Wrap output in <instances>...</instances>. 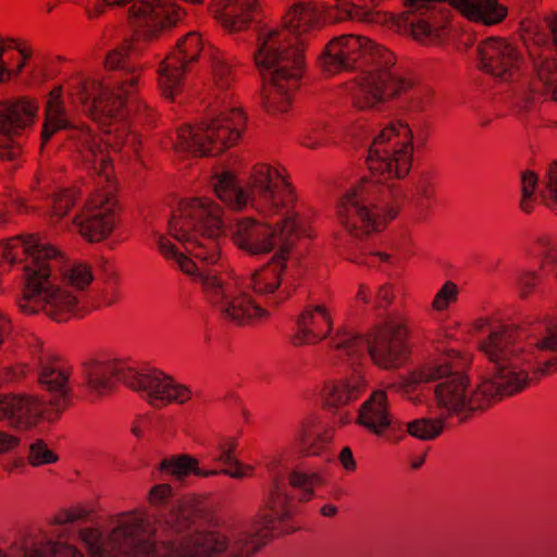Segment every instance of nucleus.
Here are the masks:
<instances>
[{"instance_id": "obj_1", "label": "nucleus", "mask_w": 557, "mask_h": 557, "mask_svg": "<svg viewBox=\"0 0 557 557\" xmlns=\"http://www.w3.org/2000/svg\"><path fill=\"white\" fill-rule=\"evenodd\" d=\"M517 336L516 330L503 325L481 342L480 350L493 364V375L475 388H470V379L463 373L454 374L435 386L436 405L444 419L456 418L458 423H466L493 403L557 372V324L536 343L540 355L534 357V362L533 351H525Z\"/></svg>"}, {"instance_id": "obj_2", "label": "nucleus", "mask_w": 557, "mask_h": 557, "mask_svg": "<svg viewBox=\"0 0 557 557\" xmlns=\"http://www.w3.org/2000/svg\"><path fill=\"white\" fill-rule=\"evenodd\" d=\"M362 62L371 63L372 69L363 71L355 79L352 103L357 109H372L404 96L410 98L417 110H424L431 102L432 89L392 72L396 64L395 54L385 47L373 46L368 37L352 34L334 37L318 59L321 71L330 76L358 69Z\"/></svg>"}, {"instance_id": "obj_3", "label": "nucleus", "mask_w": 557, "mask_h": 557, "mask_svg": "<svg viewBox=\"0 0 557 557\" xmlns=\"http://www.w3.org/2000/svg\"><path fill=\"white\" fill-rule=\"evenodd\" d=\"M223 210L212 199L196 197L180 202L177 213L169 221V233L181 242L186 257L165 236L158 239L159 252L168 260H174L180 270L199 282V272H209L206 265L215 264L221 258L218 242L223 232Z\"/></svg>"}, {"instance_id": "obj_4", "label": "nucleus", "mask_w": 557, "mask_h": 557, "mask_svg": "<svg viewBox=\"0 0 557 557\" xmlns=\"http://www.w3.org/2000/svg\"><path fill=\"white\" fill-rule=\"evenodd\" d=\"M405 199L399 185H382L362 177L339 199L337 219L351 236L367 237L384 231L399 214Z\"/></svg>"}, {"instance_id": "obj_5", "label": "nucleus", "mask_w": 557, "mask_h": 557, "mask_svg": "<svg viewBox=\"0 0 557 557\" xmlns=\"http://www.w3.org/2000/svg\"><path fill=\"white\" fill-rule=\"evenodd\" d=\"M282 35L276 32L262 33L259 47L253 53L256 66L262 77V106L272 115L290 110L305 72V57L299 51L277 53Z\"/></svg>"}, {"instance_id": "obj_6", "label": "nucleus", "mask_w": 557, "mask_h": 557, "mask_svg": "<svg viewBox=\"0 0 557 557\" xmlns=\"http://www.w3.org/2000/svg\"><path fill=\"white\" fill-rule=\"evenodd\" d=\"M411 11L403 16L410 22L412 38L422 44L440 39L450 21L449 7L457 10L470 22L482 25H496L507 16V8L498 0H405Z\"/></svg>"}, {"instance_id": "obj_7", "label": "nucleus", "mask_w": 557, "mask_h": 557, "mask_svg": "<svg viewBox=\"0 0 557 557\" xmlns=\"http://www.w3.org/2000/svg\"><path fill=\"white\" fill-rule=\"evenodd\" d=\"M408 336V327L403 321L386 320L374 325L364 337L347 330H338L331 338V346L348 356L359 355L367 348L377 368L398 369L410 355Z\"/></svg>"}, {"instance_id": "obj_8", "label": "nucleus", "mask_w": 557, "mask_h": 557, "mask_svg": "<svg viewBox=\"0 0 557 557\" xmlns=\"http://www.w3.org/2000/svg\"><path fill=\"white\" fill-rule=\"evenodd\" d=\"M62 96L63 87L61 85L55 86L49 92L45 109V121L40 133L41 146H45L57 132L69 128V140L73 149L79 154L82 161L99 176L109 181L113 174V164L107 145L102 143L99 136L91 132L89 126H71L65 116Z\"/></svg>"}, {"instance_id": "obj_9", "label": "nucleus", "mask_w": 557, "mask_h": 557, "mask_svg": "<svg viewBox=\"0 0 557 557\" xmlns=\"http://www.w3.org/2000/svg\"><path fill=\"white\" fill-rule=\"evenodd\" d=\"M246 125L243 109L232 107L212 119L181 126L174 147L197 157L218 156L238 143Z\"/></svg>"}, {"instance_id": "obj_10", "label": "nucleus", "mask_w": 557, "mask_h": 557, "mask_svg": "<svg viewBox=\"0 0 557 557\" xmlns=\"http://www.w3.org/2000/svg\"><path fill=\"white\" fill-rule=\"evenodd\" d=\"M412 132L408 124L392 122L373 138L366 160L369 178L386 185L391 180L405 178L412 166Z\"/></svg>"}, {"instance_id": "obj_11", "label": "nucleus", "mask_w": 557, "mask_h": 557, "mask_svg": "<svg viewBox=\"0 0 557 557\" xmlns=\"http://www.w3.org/2000/svg\"><path fill=\"white\" fill-rule=\"evenodd\" d=\"M250 206L264 216L294 208L297 197L288 172L282 164L257 163L248 180Z\"/></svg>"}, {"instance_id": "obj_12", "label": "nucleus", "mask_w": 557, "mask_h": 557, "mask_svg": "<svg viewBox=\"0 0 557 557\" xmlns=\"http://www.w3.org/2000/svg\"><path fill=\"white\" fill-rule=\"evenodd\" d=\"M292 228V247L299 237L298 215L285 216L275 226L256 220L243 218L231 227V240L235 247L249 256H263L270 253L275 247L284 248L283 232Z\"/></svg>"}, {"instance_id": "obj_13", "label": "nucleus", "mask_w": 557, "mask_h": 557, "mask_svg": "<svg viewBox=\"0 0 557 557\" xmlns=\"http://www.w3.org/2000/svg\"><path fill=\"white\" fill-rule=\"evenodd\" d=\"M324 18L313 2L295 3L283 16V28H274L268 25H260L257 28V48L259 38L264 32H276L283 34L281 47L276 50L289 54V51L297 50L305 57V49L312 37L324 27Z\"/></svg>"}, {"instance_id": "obj_14", "label": "nucleus", "mask_w": 557, "mask_h": 557, "mask_svg": "<svg viewBox=\"0 0 557 557\" xmlns=\"http://www.w3.org/2000/svg\"><path fill=\"white\" fill-rule=\"evenodd\" d=\"M202 292L213 306H219L224 319L236 325H246L267 319L269 313L255 302L249 294L231 296V285L211 272H199Z\"/></svg>"}, {"instance_id": "obj_15", "label": "nucleus", "mask_w": 557, "mask_h": 557, "mask_svg": "<svg viewBox=\"0 0 557 557\" xmlns=\"http://www.w3.org/2000/svg\"><path fill=\"white\" fill-rule=\"evenodd\" d=\"M203 49L200 34L190 32L181 37L158 69V86L161 95L173 101L183 91L185 74L197 62Z\"/></svg>"}, {"instance_id": "obj_16", "label": "nucleus", "mask_w": 557, "mask_h": 557, "mask_svg": "<svg viewBox=\"0 0 557 557\" xmlns=\"http://www.w3.org/2000/svg\"><path fill=\"white\" fill-rule=\"evenodd\" d=\"M124 384L158 409L172 404L184 405L193 397L189 386L159 370L141 373L128 369L124 375Z\"/></svg>"}, {"instance_id": "obj_17", "label": "nucleus", "mask_w": 557, "mask_h": 557, "mask_svg": "<svg viewBox=\"0 0 557 557\" xmlns=\"http://www.w3.org/2000/svg\"><path fill=\"white\" fill-rule=\"evenodd\" d=\"M296 507L287 494L281 478H274L268 493L262 497L256 513L253 527L258 534L268 537L289 534L297 530L293 525Z\"/></svg>"}, {"instance_id": "obj_18", "label": "nucleus", "mask_w": 557, "mask_h": 557, "mask_svg": "<svg viewBox=\"0 0 557 557\" xmlns=\"http://www.w3.org/2000/svg\"><path fill=\"white\" fill-rule=\"evenodd\" d=\"M119 220L117 200L113 193L98 190L87 199L83 211L74 219L79 234L90 243L107 238Z\"/></svg>"}, {"instance_id": "obj_19", "label": "nucleus", "mask_w": 557, "mask_h": 557, "mask_svg": "<svg viewBox=\"0 0 557 557\" xmlns=\"http://www.w3.org/2000/svg\"><path fill=\"white\" fill-rule=\"evenodd\" d=\"M186 12L173 0H141L129 8V17L146 40L158 38L160 34L174 27Z\"/></svg>"}, {"instance_id": "obj_20", "label": "nucleus", "mask_w": 557, "mask_h": 557, "mask_svg": "<svg viewBox=\"0 0 557 557\" xmlns=\"http://www.w3.org/2000/svg\"><path fill=\"white\" fill-rule=\"evenodd\" d=\"M481 70L503 81L519 74L523 63L521 51L503 38H486L479 48Z\"/></svg>"}, {"instance_id": "obj_21", "label": "nucleus", "mask_w": 557, "mask_h": 557, "mask_svg": "<svg viewBox=\"0 0 557 557\" xmlns=\"http://www.w3.org/2000/svg\"><path fill=\"white\" fill-rule=\"evenodd\" d=\"M228 546L230 539L221 531H196L178 541L161 542V557H218Z\"/></svg>"}, {"instance_id": "obj_22", "label": "nucleus", "mask_w": 557, "mask_h": 557, "mask_svg": "<svg viewBox=\"0 0 557 557\" xmlns=\"http://www.w3.org/2000/svg\"><path fill=\"white\" fill-rule=\"evenodd\" d=\"M146 521L140 517H127L120 521L108 535V542L115 545L121 556L161 557V543L144 539Z\"/></svg>"}, {"instance_id": "obj_23", "label": "nucleus", "mask_w": 557, "mask_h": 557, "mask_svg": "<svg viewBox=\"0 0 557 557\" xmlns=\"http://www.w3.org/2000/svg\"><path fill=\"white\" fill-rule=\"evenodd\" d=\"M72 372V367L60 357L50 354L39 357L38 383L52 395L50 404L59 412L66 410L72 401L69 384Z\"/></svg>"}, {"instance_id": "obj_24", "label": "nucleus", "mask_w": 557, "mask_h": 557, "mask_svg": "<svg viewBox=\"0 0 557 557\" xmlns=\"http://www.w3.org/2000/svg\"><path fill=\"white\" fill-rule=\"evenodd\" d=\"M292 228H285L283 237L285 238V246L275 252L271 261L265 265L252 273L250 278V286L252 290L259 296L275 295L278 300L274 301L277 306L278 302L286 300L290 296V290L284 286L280 289L283 282V274L286 270V261L292 251Z\"/></svg>"}, {"instance_id": "obj_25", "label": "nucleus", "mask_w": 557, "mask_h": 557, "mask_svg": "<svg viewBox=\"0 0 557 557\" xmlns=\"http://www.w3.org/2000/svg\"><path fill=\"white\" fill-rule=\"evenodd\" d=\"M2 259L9 264L25 262L24 274L28 277L29 271L41 268H50V261L55 259L58 250L51 245L39 242L35 235L16 236L8 239L2 245Z\"/></svg>"}, {"instance_id": "obj_26", "label": "nucleus", "mask_w": 557, "mask_h": 557, "mask_svg": "<svg viewBox=\"0 0 557 557\" xmlns=\"http://www.w3.org/2000/svg\"><path fill=\"white\" fill-rule=\"evenodd\" d=\"M38 110V101L28 96L0 100V136L21 137L34 125Z\"/></svg>"}, {"instance_id": "obj_27", "label": "nucleus", "mask_w": 557, "mask_h": 557, "mask_svg": "<svg viewBox=\"0 0 557 557\" xmlns=\"http://www.w3.org/2000/svg\"><path fill=\"white\" fill-rule=\"evenodd\" d=\"M208 9L230 34L249 29L257 22L259 13L257 0H212Z\"/></svg>"}, {"instance_id": "obj_28", "label": "nucleus", "mask_w": 557, "mask_h": 557, "mask_svg": "<svg viewBox=\"0 0 557 557\" xmlns=\"http://www.w3.org/2000/svg\"><path fill=\"white\" fill-rule=\"evenodd\" d=\"M107 71L120 72L116 84L128 92H137L143 83L144 65L136 61L134 42L125 39L120 46L110 50L103 61Z\"/></svg>"}, {"instance_id": "obj_29", "label": "nucleus", "mask_w": 557, "mask_h": 557, "mask_svg": "<svg viewBox=\"0 0 557 557\" xmlns=\"http://www.w3.org/2000/svg\"><path fill=\"white\" fill-rule=\"evenodd\" d=\"M332 320L324 305L307 306L296 320V331L290 336L295 347L314 345L331 333Z\"/></svg>"}, {"instance_id": "obj_30", "label": "nucleus", "mask_w": 557, "mask_h": 557, "mask_svg": "<svg viewBox=\"0 0 557 557\" xmlns=\"http://www.w3.org/2000/svg\"><path fill=\"white\" fill-rule=\"evenodd\" d=\"M333 437V428L324 425L317 416H308L300 421L294 434V444L305 456H320L327 449Z\"/></svg>"}, {"instance_id": "obj_31", "label": "nucleus", "mask_w": 557, "mask_h": 557, "mask_svg": "<svg viewBox=\"0 0 557 557\" xmlns=\"http://www.w3.org/2000/svg\"><path fill=\"white\" fill-rule=\"evenodd\" d=\"M42 312L57 323H65L75 318H83L87 311L78 295L61 287H52L51 282L45 289Z\"/></svg>"}, {"instance_id": "obj_32", "label": "nucleus", "mask_w": 557, "mask_h": 557, "mask_svg": "<svg viewBox=\"0 0 557 557\" xmlns=\"http://www.w3.org/2000/svg\"><path fill=\"white\" fill-rule=\"evenodd\" d=\"M367 382L359 373L329 380L322 388L323 406L337 410L357 401L366 392Z\"/></svg>"}, {"instance_id": "obj_33", "label": "nucleus", "mask_w": 557, "mask_h": 557, "mask_svg": "<svg viewBox=\"0 0 557 557\" xmlns=\"http://www.w3.org/2000/svg\"><path fill=\"white\" fill-rule=\"evenodd\" d=\"M32 46L20 38L0 37V82L16 79L33 58Z\"/></svg>"}, {"instance_id": "obj_34", "label": "nucleus", "mask_w": 557, "mask_h": 557, "mask_svg": "<svg viewBox=\"0 0 557 557\" xmlns=\"http://www.w3.org/2000/svg\"><path fill=\"white\" fill-rule=\"evenodd\" d=\"M357 423L375 435H382L386 431L392 423V414L385 391H374L360 406Z\"/></svg>"}, {"instance_id": "obj_35", "label": "nucleus", "mask_w": 557, "mask_h": 557, "mask_svg": "<svg viewBox=\"0 0 557 557\" xmlns=\"http://www.w3.org/2000/svg\"><path fill=\"white\" fill-rule=\"evenodd\" d=\"M28 277H25V286L22 296L16 299V307L20 313L29 317L42 312L44 298L40 295L45 293L49 278H51V269L41 268L28 270Z\"/></svg>"}, {"instance_id": "obj_36", "label": "nucleus", "mask_w": 557, "mask_h": 557, "mask_svg": "<svg viewBox=\"0 0 557 557\" xmlns=\"http://www.w3.org/2000/svg\"><path fill=\"white\" fill-rule=\"evenodd\" d=\"M134 94L122 89L120 84L107 86L101 96L94 100V108L89 113L91 119L103 125L111 124L112 120L122 119L125 114L126 99Z\"/></svg>"}, {"instance_id": "obj_37", "label": "nucleus", "mask_w": 557, "mask_h": 557, "mask_svg": "<svg viewBox=\"0 0 557 557\" xmlns=\"http://www.w3.org/2000/svg\"><path fill=\"white\" fill-rule=\"evenodd\" d=\"M127 370L115 360H90L83 366L88 386L99 393L111 389L116 380L124 382Z\"/></svg>"}, {"instance_id": "obj_38", "label": "nucleus", "mask_w": 557, "mask_h": 557, "mask_svg": "<svg viewBox=\"0 0 557 557\" xmlns=\"http://www.w3.org/2000/svg\"><path fill=\"white\" fill-rule=\"evenodd\" d=\"M460 355L456 350H449L445 356L431 360L409 374V381L413 384L430 383L437 380L450 377L454 374H458L456 359H459Z\"/></svg>"}, {"instance_id": "obj_39", "label": "nucleus", "mask_w": 557, "mask_h": 557, "mask_svg": "<svg viewBox=\"0 0 557 557\" xmlns=\"http://www.w3.org/2000/svg\"><path fill=\"white\" fill-rule=\"evenodd\" d=\"M209 516L207 507L201 502L196 498H184L172 508L168 522L177 532H183L198 521H209Z\"/></svg>"}, {"instance_id": "obj_40", "label": "nucleus", "mask_w": 557, "mask_h": 557, "mask_svg": "<svg viewBox=\"0 0 557 557\" xmlns=\"http://www.w3.org/2000/svg\"><path fill=\"white\" fill-rule=\"evenodd\" d=\"M41 413L42 405L35 397L11 395L8 419L10 425L18 429H28L37 424Z\"/></svg>"}, {"instance_id": "obj_41", "label": "nucleus", "mask_w": 557, "mask_h": 557, "mask_svg": "<svg viewBox=\"0 0 557 557\" xmlns=\"http://www.w3.org/2000/svg\"><path fill=\"white\" fill-rule=\"evenodd\" d=\"M214 193L225 206L235 211H242L250 203L249 193L246 194L245 190L237 185L236 175L232 172H223L216 177Z\"/></svg>"}, {"instance_id": "obj_42", "label": "nucleus", "mask_w": 557, "mask_h": 557, "mask_svg": "<svg viewBox=\"0 0 557 557\" xmlns=\"http://www.w3.org/2000/svg\"><path fill=\"white\" fill-rule=\"evenodd\" d=\"M158 469L161 472H165L175 476L177 480H184L191 474L199 478L216 475L215 470L201 469L199 467V460L196 457L187 454L176 455L162 459Z\"/></svg>"}, {"instance_id": "obj_43", "label": "nucleus", "mask_w": 557, "mask_h": 557, "mask_svg": "<svg viewBox=\"0 0 557 557\" xmlns=\"http://www.w3.org/2000/svg\"><path fill=\"white\" fill-rule=\"evenodd\" d=\"M122 298L121 276L113 265L104 268L101 287L98 288L96 300L100 306H112Z\"/></svg>"}, {"instance_id": "obj_44", "label": "nucleus", "mask_w": 557, "mask_h": 557, "mask_svg": "<svg viewBox=\"0 0 557 557\" xmlns=\"http://www.w3.org/2000/svg\"><path fill=\"white\" fill-rule=\"evenodd\" d=\"M71 96L76 98L90 113L94 100L106 89L102 82L94 78L76 77L70 83Z\"/></svg>"}, {"instance_id": "obj_45", "label": "nucleus", "mask_w": 557, "mask_h": 557, "mask_svg": "<svg viewBox=\"0 0 557 557\" xmlns=\"http://www.w3.org/2000/svg\"><path fill=\"white\" fill-rule=\"evenodd\" d=\"M435 183L430 174H422L416 183L412 203L424 215L436 203Z\"/></svg>"}, {"instance_id": "obj_46", "label": "nucleus", "mask_w": 557, "mask_h": 557, "mask_svg": "<svg viewBox=\"0 0 557 557\" xmlns=\"http://www.w3.org/2000/svg\"><path fill=\"white\" fill-rule=\"evenodd\" d=\"M533 59V67L537 78L544 86L553 85L557 81V57L550 50H543L541 53L535 54L530 51Z\"/></svg>"}, {"instance_id": "obj_47", "label": "nucleus", "mask_w": 557, "mask_h": 557, "mask_svg": "<svg viewBox=\"0 0 557 557\" xmlns=\"http://www.w3.org/2000/svg\"><path fill=\"white\" fill-rule=\"evenodd\" d=\"M406 431L410 436L421 441L435 440L444 431V418L412 420L406 424Z\"/></svg>"}, {"instance_id": "obj_48", "label": "nucleus", "mask_w": 557, "mask_h": 557, "mask_svg": "<svg viewBox=\"0 0 557 557\" xmlns=\"http://www.w3.org/2000/svg\"><path fill=\"white\" fill-rule=\"evenodd\" d=\"M211 67L215 85L220 88H228L233 82V70L225 55L215 50L211 53Z\"/></svg>"}, {"instance_id": "obj_49", "label": "nucleus", "mask_w": 557, "mask_h": 557, "mask_svg": "<svg viewBox=\"0 0 557 557\" xmlns=\"http://www.w3.org/2000/svg\"><path fill=\"white\" fill-rule=\"evenodd\" d=\"M94 280L91 270L86 264H74L66 269L63 273V282L75 288L76 290H83L91 284Z\"/></svg>"}, {"instance_id": "obj_50", "label": "nucleus", "mask_w": 557, "mask_h": 557, "mask_svg": "<svg viewBox=\"0 0 557 557\" xmlns=\"http://www.w3.org/2000/svg\"><path fill=\"white\" fill-rule=\"evenodd\" d=\"M27 460L32 467H41L55 463L59 457L53 450L48 448L44 440L39 438L30 444Z\"/></svg>"}, {"instance_id": "obj_51", "label": "nucleus", "mask_w": 557, "mask_h": 557, "mask_svg": "<svg viewBox=\"0 0 557 557\" xmlns=\"http://www.w3.org/2000/svg\"><path fill=\"white\" fill-rule=\"evenodd\" d=\"M459 288L453 281H446L441 289L435 294L432 301V309L435 311H444L451 304L458 300Z\"/></svg>"}, {"instance_id": "obj_52", "label": "nucleus", "mask_w": 557, "mask_h": 557, "mask_svg": "<svg viewBox=\"0 0 557 557\" xmlns=\"http://www.w3.org/2000/svg\"><path fill=\"white\" fill-rule=\"evenodd\" d=\"M77 201V191L72 188L55 193L52 201V214L59 219L65 216Z\"/></svg>"}, {"instance_id": "obj_53", "label": "nucleus", "mask_w": 557, "mask_h": 557, "mask_svg": "<svg viewBox=\"0 0 557 557\" xmlns=\"http://www.w3.org/2000/svg\"><path fill=\"white\" fill-rule=\"evenodd\" d=\"M25 557H85L83 553L73 545L64 543H51L45 549H35Z\"/></svg>"}, {"instance_id": "obj_54", "label": "nucleus", "mask_w": 557, "mask_h": 557, "mask_svg": "<svg viewBox=\"0 0 557 557\" xmlns=\"http://www.w3.org/2000/svg\"><path fill=\"white\" fill-rule=\"evenodd\" d=\"M331 139L330 133L324 125L311 127L301 135L300 144L310 149L325 146Z\"/></svg>"}, {"instance_id": "obj_55", "label": "nucleus", "mask_w": 557, "mask_h": 557, "mask_svg": "<svg viewBox=\"0 0 557 557\" xmlns=\"http://www.w3.org/2000/svg\"><path fill=\"white\" fill-rule=\"evenodd\" d=\"M317 480L315 474H307L299 471H292L288 476V482L293 487L301 488L304 492L300 500L308 502L313 495V483Z\"/></svg>"}, {"instance_id": "obj_56", "label": "nucleus", "mask_w": 557, "mask_h": 557, "mask_svg": "<svg viewBox=\"0 0 557 557\" xmlns=\"http://www.w3.org/2000/svg\"><path fill=\"white\" fill-rule=\"evenodd\" d=\"M173 497V487L168 483L153 485L149 491L148 500L153 507L166 505Z\"/></svg>"}, {"instance_id": "obj_57", "label": "nucleus", "mask_w": 557, "mask_h": 557, "mask_svg": "<svg viewBox=\"0 0 557 557\" xmlns=\"http://www.w3.org/2000/svg\"><path fill=\"white\" fill-rule=\"evenodd\" d=\"M88 516V510L82 507H72L58 511L53 518L52 523L57 525L72 523L83 520Z\"/></svg>"}, {"instance_id": "obj_58", "label": "nucleus", "mask_w": 557, "mask_h": 557, "mask_svg": "<svg viewBox=\"0 0 557 557\" xmlns=\"http://www.w3.org/2000/svg\"><path fill=\"white\" fill-rule=\"evenodd\" d=\"M230 466L228 468L222 470H215L218 474H224L233 479H244L253 475L255 468L250 465H245L240 462L238 459L226 463Z\"/></svg>"}, {"instance_id": "obj_59", "label": "nucleus", "mask_w": 557, "mask_h": 557, "mask_svg": "<svg viewBox=\"0 0 557 557\" xmlns=\"http://www.w3.org/2000/svg\"><path fill=\"white\" fill-rule=\"evenodd\" d=\"M238 447V442L235 437H224L218 444L219 455L216 460L222 463H228L237 459L235 457V451Z\"/></svg>"}, {"instance_id": "obj_60", "label": "nucleus", "mask_w": 557, "mask_h": 557, "mask_svg": "<svg viewBox=\"0 0 557 557\" xmlns=\"http://www.w3.org/2000/svg\"><path fill=\"white\" fill-rule=\"evenodd\" d=\"M540 281L539 275L534 271L521 272L518 277V287L521 298L529 297L537 286Z\"/></svg>"}, {"instance_id": "obj_61", "label": "nucleus", "mask_w": 557, "mask_h": 557, "mask_svg": "<svg viewBox=\"0 0 557 557\" xmlns=\"http://www.w3.org/2000/svg\"><path fill=\"white\" fill-rule=\"evenodd\" d=\"M49 186L48 172L39 166L32 180L30 189L33 193H38L40 197L47 194Z\"/></svg>"}, {"instance_id": "obj_62", "label": "nucleus", "mask_w": 557, "mask_h": 557, "mask_svg": "<svg viewBox=\"0 0 557 557\" xmlns=\"http://www.w3.org/2000/svg\"><path fill=\"white\" fill-rule=\"evenodd\" d=\"M391 259L392 256L386 252H369L358 257L356 262L367 267H376L380 263L389 262Z\"/></svg>"}, {"instance_id": "obj_63", "label": "nucleus", "mask_w": 557, "mask_h": 557, "mask_svg": "<svg viewBox=\"0 0 557 557\" xmlns=\"http://www.w3.org/2000/svg\"><path fill=\"white\" fill-rule=\"evenodd\" d=\"M394 288L389 284L382 285L376 293L375 304L380 308H387L394 301Z\"/></svg>"}, {"instance_id": "obj_64", "label": "nucleus", "mask_w": 557, "mask_h": 557, "mask_svg": "<svg viewBox=\"0 0 557 557\" xmlns=\"http://www.w3.org/2000/svg\"><path fill=\"white\" fill-rule=\"evenodd\" d=\"M22 147L14 143L0 145V161H15L22 156Z\"/></svg>"}]
</instances>
